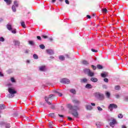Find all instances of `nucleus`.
Returning a JSON list of instances; mask_svg holds the SVG:
<instances>
[{
	"instance_id": "2",
	"label": "nucleus",
	"mask_w": 128,
	"mask_h": 128,
	"mask_svg": "<svg viewBox=\"0 0 128 128\" xmlns=\"http://www.w3.org/2000/svg\"><path fill=\"white\" fill-rule=\"evenodd\" d=\"M7 86H8V92L10 94L7 95V98H14V94L16 93V91L14 90V89L12 84H8Z\"/></svg>"
},
{
	"instance_id": "57",
	"label": "nucleus",
	"mask_w": 128,
	"mask_h": 128,
	"mask_svg": "<svg viewBox=\"0 0 128 128\" xmlns=\"http://www.w3.org/2000/svg\"><path fill=\"white\" fill-rule=\"evenodd\" d=\"M68 120H72V118L70 117V116L68 117Z\"/></svg>"
},
{
	"instance_id": "40",
	"label": "nucleus",
	"mask_w": 128,
	"mask_h": 128,
	"mask_svg": "<svg viewBox=\"0 0 128 128\" xmlns=\"http://www.w3.org/2000/svg\"><path fill=\"white\" fill-rule=\"evenodd\" d=\"M91 68H92V70H96V66L94 65H92Z\"/></svg>"
},
{
	"instance_id": "14",
	"label": "nucleus",
	"mask_w": 128,
	"mask_h": 128,
	"mask_svg": "<svg viewBox=\"0 0 128 128\" xmlns=\"http://www.w3.org/2000/svg\"><path fill=\"white\" fill-rule=\"evenodd\" d=\"M86 88H92V84H88L86 85L85 86Z\"/></svg>"
},
{
	"instance_id": "37",
	"label": "nucleus",
	"mask_w": 128,
	"mask_h": 128,
	"mask_svg": "<svg viewBox=\"0 0 128 128\" xmlns=\"http://www.w3.org/2000/svg\"><path fill=\"white\" fill-rule=\"evenodd\" d=\"M49 116H50L51 118H54V113H50L48 114Z\"/></svg>"
},
{
	"instance_id": "3",
	"label": "nucleus",
	"mask_w": 128,
	"mask_h": 128,
	"mask_svg": "<svg viewBox=\"0 0 128 128\" xmlns=\"http://www.w3.org/2000/svg\"><path fill=\"white\" fill-rule=\"evenodd\" d=\"M54 95L51 94L48 97L46 96L45 97V101L47 102L48 104L50 105L52 104V102L50 101L52 100V96H54Z\"/></svg>"
},
{
	"instance_id": "50",
	"label": "nucleus",
	"mask_w": 128,
	"mask_h": 128,
	"mask_svg": "<svg viewBox=\"0 0 128 128\" xmlns=\"http://www.w3.org/2000/svg\"><path fill=\"white\" fill-rule=\"evenodd\" d=\"M124 100H126V102H128V96H125L124 98Z\"/></svg>"
},
{
	"instance_id": "29",
	"label": "nucleus",
	"mask_w": 128,
	"mask_h": 128,
	"mask_svg": "<svg viewBox=\"0 0 128 128\" xmlns=\"http://www.w3.org/2000/svg\"><path fill=\"white\" fill-rule=\"evenodd\" d=\"M114 89L116 90H120V86H116L114 87Z\"/></svg>"
},
{
	"instance_id": "54",
	"label": "nucleus",
	"mask_w": 128,
	"mask_h": 128,
	"mask_svg": "<svg viewBox=\"0 0 128 128\" xmlns=\"http://www.w3.org/2000/svg\"><path fill=\"white\" fill-rule=\"evenodd\" d=\"M58 116H59L60 118H64V115H60V114H58Z\"/></svg>"
},
{
	"instance_id": "12",
	"label": "nucleus",
	"mask_w": 128,
	"mask_h": 128,
	"mask_svg": "<svg viewBox=\"0 0 128 128\" xmlns=\"http://www.w3.org/2000/svg\"><path fill=\"white\" fill-rule=\"evenodd\" d=\"M73 104H80V102L78 100H72Z\"/></svg>"
},
{
	"instance_id": "56",
	"label": "nucleus",
	"mask_w": 128,
	"mask_h": 128,
	"mask_svg": "<svg viewBox=\"0 0 128 128\" xmlns=\"http://www.w3.org/2000/svg\"><path fill=\"white\" fill-rule=\"evenodd\" d=\"M91 106H96V104H94V103H91Z\"/></svg>"
},
{
	"instance_id": "59",
	"label": "nucleus",
	"mask_w": 128,
	"mask_h": 128,
	"mask_svg": "<svg viewBox=\"0 0 128 128\" xmlns=\"http://www.w3.org/2000/svg\"><path fill=\"white\" fill-rule=\"evenodd\" d=\"M4 122H0V124H1L2 126V124H4Z\"/></svg>"
},
{
	"instance_id": "13",
	"label": "nucleus",
	"mask_w": 128,
	"mask_h": 128,
	"mask_svg": "<svg viewBox=\"0 0 128 128\" xmlns=\"http://www.w3.org/2000/svg\"><path fill=\"white\" fill-rule=\"evenodd\" d=\"M90 70L88 68H84V72L86 74H89L90 72Z\"/></svg>"
},
{
	"instance_id": "32",
	"label": "nucleus",
	"mask_w": 128,
	"mask_h": 128,
	"mask_svg": "<svg viewBox=\"0 0 128 128\" xmlns=\"http://www.w3.org/2000/svg\"><path fill=\"white\" fill-rule=\"evenodd\" d=\"M39 46L42 50H44V48H46V46L44 44H40Z\"/></svg>"
},
{
	"instance_id": "53",
	"label": "nucleus",
	"mask_w": 128,
	"mask_h": 128,
	"mask_svg": "<svg viewBox=\"0 0 128 128\" xmlns=\"http://www.w3.org/2000/svg\"><path fill=\"white\" fill-rule=\"evenodd\" d=\"M42 38H48V36H44V35H42Z\"/></svg>"
},
{
	"instance_id": "4",
	"label": "nucleus",
	"mask_w": 128,
	"mask_h": 128,
	"mask_svg": "<svg viewBox=\"0 0 128 128\" xmlns=\"http://www.w3.org/2000/svg\"><path fill=\"white\" fill-rule=\"evenodd\" d=\"M114 108H118V105L114 104H110L108 106V110H110V112H112V110H114Z\"/></svg>"
},
{
	"instance_id": "55",
	"label": "nucleus",
	"mask_w": 128,
	"mask_h": 128,
	"mask_svg": "<svg viewBox=\"0 0 128 128\" xmlns=\"http://www.w3.org/2000/svg\"><path fill=\"white\" fill-rule=\"evenodd\" d=\"M37 38H38V40H42V38H40V36H38Z\"/></svg>"
},
{
	"instance_id": "23",
	"label": "nucleus",
	"mask_w": 128,
	"mask_h": 128,
	"mask_svg": "<svg viewBox=\"0 0 128 128\" xmlns=\"http://www.w3.org/2000/svg\"><path fill=\"white\" fill-rule=\"evenodd\" d=\"M16 8L17 7H16L14 5L12 6V9L14 12H16Z\"/></svg>"
},
{
	"instance_id": "45",
	"label": "nucleus",
	"mask_w": 128,
	"mask_h": 128,
	"mask_svg": "<svg viewBox=\"0 0 128 128\" xmlns=\"http://www.w3.org/2000/svg\"><path fill=\"white\" fill-rule=\"evenodd\" d=\"M0 42H4V37H0Z\"/></svg>"
},
{
	"instance_id": "1",
	"label": "nucleus",
	"mask_w": 128,
	"mask_h": 128,
	"mask_svg": "<svg viewBox=\"0 0 128 128\" xmlns=\"http://www.w3.org/2000/svg\"><path fill=\"white\" fill-rule=\"evenodd\" d=\"M66 106L68 108H69V110L71 111V114L74 116V118H78V113L76 111L80 110L78 106H72V104H68Z\"/></svg>"
},
{
	"instance_id": "49",
	"label": "nucleus",
	"mask_w": 128,
	"mask_h": 128,
	"mask_svg": "<svg viewBox=\"0 0 128 128\" xmlns=\"http://www.w3.org/2000/svg\"><path fill=\"white\" fill-rule=\"evenodd\" d=\"M92 52H98V50H96L94 49H92L91 50Z\"/></svg>"
},
{
	"instance_id": "64",
	"label": "nucleus",
	"mask_w": 128,
	"mask_h": 128,
	"mask_svg": "<svg viewBox=\"0 0 128 128\" xmlns=\"http://www.w3.org/2000/svg\"><path fill=\"white\" fill-rule=\"evenodd\" d=\"M54 58V56H50V58H52H52Z\"/></svg>"
},
{
	"instance_id": "9",
	"label": "nucleus",
	"mask_w": 128,
	"mask_h": 128,
	"mask_svg": "<svg viewBox=\"0 0 128 128\" xmlns=\"http://www.w3.org/2000/svg\"><path fill=\"white\" fill-rule=\"evenodd\" d=\"M46 52L47 54H50V56H52L54 54V50H52V49H48L46 50Z\"/></svg>"
},
{
	"instance_id": "42",
	"label": "nucleus",
	"mask_w": 128,
	"mask_h": 128,
	"mask_svg": "<svg viewBox=\"0 0 128 128\" xmlns=\"http://www.w3.org/2000/svg\"><path fill=\"white\" fill-rule=\"evenodd\" d=\"M115 98H120V96L118 94H116L115 95Z\"/></svg>"
},
{
	"instance_id": "16",
	"label": "nucleus",
	"mask_w": 128,
	"mask_h": 128,
	"mask_svg": "<svg viewBox=\"0 0 128 128\" xmlns=\"http://www.w3.org/2000/svg\"><path fill=\"white\" fill-rule=\"evenodd\" d=\"M101 76L102 78H106L108 76V73L106 72H104L101 74Z\"/></svg>"
},
{
	"instance_id": "39",
	"label": "nucleus",
	"mask_w": 128,
	"mask_h": 128,
	"mask_svg": "<svg viewBox=\"0 0 128 128\" xmlns=\"http://www.w3.org/2000/svg\"><path fill=\"white\" fill-rule=\"evenodd\" d=\"M28 44H30V46H34V42L33 41H29Z\"/></svg>"
},
{
	"instance_id": "44",
	"label": "nucleus",
	"mask_w": 128,
	"mask_h": 128,
	"mask_svg": "<svg viewBox=\"0 0 128 128\" xmlns=\"http://www.w3.org/2000/svg\"><path fill=\"white\" fill-rule=\"evenodd\" d=\"M97 108L98 110V112H102V108H100V106H98Z\"/></svg>"
},
{
	"instance_id": "34",
	"label": "nucleus",
	"mask_w": 128,
	"mask_h": 128,
	"mask_svg": "<svg viewBox=\"0 0 128 128\" xmlns=\"http://www.w3.org/2000/svg\"><path fill=\"white\" fill-rule=\"evenodd\" d=\"M118 118H124V115L122 114H118Z\"/></svg>"
},
{
	"instance_id": "7",
	"label": "nucleus",
	"mask_w": 128,
	"mask_h": 128,
	"mask_svg": "<svg viewBox=\"0 0 128 128\" xmlns=\"http://www.w3.org/2000/svg\"><path fill=\"white\" fill-rule=\"evenodd\" d=\"M118 124L115 118H112V122L110 123V126H112V128H114V124Z\"/></svg>"
},
{
	"instance_id": "15",
	"label": "nucleus",
	"mask_w": 128,
	"mask_h": 128,
	"mask_svg": "<svg viewBox=\"0 0 128 128\" xmlns=\"http://www.w3.org/2000/svg\"><path fill=\"white\" fill-rule=\"evenodd\" d=\"M54 92L58 96H62V94L58 92V90H56Z\"/></svg>"
},
{
	"instance_id": "60",
	"label": "nucleus",
	"mask_w": 128,
	"mask_h": 128,
	"mask_svg": "<svg viewBox=\"0 0 128 128\" xmlns=\"http://www.w3.org/2000/svg\"><path fill=\"white\" fill-rule=\"evenodd\" d=\"M87 18H90V15H87Z\"/></svg>"
},
{
	"instance_id": "21",
	"label": "nucleus",
	"mask_w": 128,
	"mask_h": 128,
	"mask_svg": "<svg viewBox=\"0 0 128 128\" xmlns=\"http://www.w3.org/2000/svg\"><path fill=\"white\" fill-rule=\"evenodd\" d=\"M82 64H84V66H88L90 64L88 63V62L84 60L82 62Z\"/></svg>"
},
{
	"instance_id": "47",
	"label": "nucleus",
	"mask_w": 128,
	"mask_h": 128,
	"mask_svg": "<svg viewBox=\"0 0 128 128\" xmlns=\"http://www.w3.org/2000/svg\"><path fill=\"white\" fill-rule=\"evenodd\" d=\"M104 80L105 82H108V79L107 78H104Z\"/></svg>"
},
{
	"instance_id": "63",
	"label": "nucleus",
	"mask_w": 128,
	"mask_h": 128,
	"mask_svg": "<svg viewBox=\"0 0 128 128\" xmlns=\"http://www.w3.org/2000/svg\"><path fill=\"white\" fill-rule=\"evenodd\" d=\"M26 62H27L28 64H30V62L29 60H26Z\"/></svg>"
},
{
	"instance_id": "20",
	"label": "nucleus",
	"mask_w": 128,
	"mask_h": 128,
	"mask_svg": "<svg viewBox=\"0 0 128 128\" xmlns=\"http://www.w3.org/2000/svg\"><path fill=\"white\" fill-rule=\"evenodd\" d=\"M6 28L8 30H12V25L8 24L6 25Z\"/></svg>"
},
{
	"instance_id": "58",
	"label": "nucleus",
	"mask_w": 128,
	"mask_h": 128,
	"mask_svg": "<svg viewBox=\"0 0 128 128\" xmlns=\"http://www.w3.org/2000/svg\"><path fill=\"white\" fill-rule=\"evenodd\" d=\"M0 76H4V74H2V72H0Z\"/></svg>"
},
{
	"instance_id": "27",
	"label": "nucleus",
	"mask_w": 128,
	"mask_h": 128,
	"mask_svg": "<svg viewBox=\"0 0 128 128\" xmlns=\"http://www.w3.org/2000/svg\"><path fill=\"white\" fill-rule=\"evenodd\" d=\"M14 6L16 8H18V1H14Z\"/></svg>"
},
{
	"instance_id": "26",
	"label": "nucleus",
	"mask_w": 128,
	"mask_h": 128,
	"mask_svg": "<svg viewBox=\"0 0 128 128\" xmlns=\"http://www.w3.org/2000/svg\"><path fill=\"white\" fill-rule=\"evenodd\" d=\"M6 2V4L8 5H10L12 4V0H4Z\"/></svg>"
},
{
	"instance_id": "18",
	"label": "nucleus",
	"mask_w": 128,
	"mask_h": 128,
	"mask_svg": "<svg viewBox=\"0 0 128 128\" xmlns=\"http://www.w3.org/2000/svg\"><path fill=\"white\" fill-rule=\"evenodd\" d=\"M96 126L97 128H100L102 126V122H96Z\"/></svg>"
},
{
	"instance_id": "38",
	"label": "nucleus",
	"mask_w": 128,
	"mask_h": 128,
	"mask_svg": "<svg viewBox=\"0 0 128 128\" xmlns=\"http://www.w3.org/2000/svg\"><path fill=\"white\" fill-rule=\"evenodd\" d=\"M102 11L103 12H104V14H106V12H108V10L106 8L102 9Z\"/></svg>"
},
{
	"instance_id": "62",
	"label": "nucleus",
	"mask_w": 128,
	"mask_h": 128,
	"mask_svg": "<svg viewBox=\"0 0 128 128\" xmlns=\"http://www.w3.org/2000/svg\"><path fill=\"white\" fill-rule=\"evenodd\" d=\"M122 128H126V126H124V125H122Z\"/></svg>"
},
{
	"instance_id": "52",
	"label": "nucleus",
	"mask_w": 128,
	"mask_h": 128,
	"mask_svg": "<svg viewBox=\"0 0 128 128\" xmlns=\"http://www.w3.org/2000/svg\"><path fill=\"white\" fill-rule=\"evenodd\" d=\"M65 2H66V4H70V2L68 1V0H65Z\"/></svg>"
},
{
	"instance_id": "22",
	"label": "nucleus",
	"mask_w": 128,
	"mask_h": 128,
	"mask_svg": "<svg viewBox=\"0 0 128 128\" xmlns=\"http://www.w3.org/2000/svg\"><path fill=\"white\" fill-rule=\"evenodd\" d=\"M86 110H92V107L90 105H86Z\"/></svg>"
},
{
	"instance_id": "25",
	"label": "nucleus",
	"mask_w": 128,
	"mask_h": 128,
	"mask_svg": "<svg viewBox=\"0 0 128 128\" xmlns=\"http://www.w3.org/2000/svg\"><path fill=\"white\" fill-rule=\"evenodd\" d=\"M70 92H71L73 94H76V90L74 89H71L70 90Z\"/></svg>"
},
{
	"instance_id": "61",
	"label": "nucleus",
	"mask_w": 128,
	"mask_h": 128,
	"mask_svg": "<svg viewBox=\"0 0 128 128\" xmlns=\"http://www.w3.org/2000/svg\"><path fill=\"white\" fill-rule=\"evenodd\" d=\"M29 52H30L29 50H26V52H26V54H28V53Z\"/></svg>"
},
{
	"instance_id": "36",
	"label": "nucleus",
	"mask_w": 128,
	"mask_h": 128,
	"mask_svg": "<svg viewBox=\"0 0 128 128\" xmlns=\"http://www.w3.org/2000/svg\"><path fill=\"white\" fill-rule=\"evenodd\" d=\"M97 68H98V70H102V66L100 64H98Z\"/></svg>"
},
{
	"instance_id": "30",
	"label": "nucleus",
	"mask_w": 128,
	"mask_h": 128,
	"mask_svg": "<svg viewBox=\"0 0 128 128\" xmlns=\"http://www.w3.org/2000/svg\"><path fill=\"white\" fill-rule=\"evenodd\" d=\"M59 60H64V56H60Z\"/></svg>"
},
{
	"instance_id": "41",
	"label": "nucleus",
	"mask_w": 128,
	"mask_h": 128,
	"mask_svg": "<svg viewBox=\"0 0 128 128\" xmlns=\"http://www.w3.org/2000/svg\"><path fill=\"white\" fill-rule=\"evenodd\" d=\"M54 123L52 122H49V126L50 128H52L54 126L52 125Z\"/></svg>"
},
{
	"instance_id": "24",
	"label": "nucleus",
	"mask_w": 128,
	"mask_h": 128,
	"mask_svg": "<svg viewBox=\"0 0 128 128\" xmlns=\"http://www.w3.org/2000/svg\"><path fill=\"white\" fill-rule=\"evenodd\" d=\"M0 110H6V106L4 104H0Z\"/></svg>"
},
{
	"instance_id": "48",
	"label": "nucleus",
	"mask_w": 128,
	"mask_h": 128,
	"mask_svg": "<svg viewBox=\"0 0 128 128\" xmlns=\"http://www.w3.org/2000/svg\"><path fill=\"white\" fill-rule=\"evenodd\" d=\"M12 34H16V30L14 29V30H12Z\"/></svg>"
},
{
	"instance_id": "31",
	"label": "nucleus",
	"mask_w": 128,
	"mask_h": 128,
	"mask_svg": "<svg viewBox=\"0 0 128 128\" xmlns=\"http://www.w3.org/2000/svg\"><path fill=\"white\" fill-rule=\"evenodd\" d=\"M21 26H22V28H26V24H24V22H21Z\"/></svg>"
},
{
	"instance_id": "10",
	"label": "nucleus",
	"mask_w": 128,
	"mask_h": 128,
	"mask_svg": "<svg viewBox=\"0 0 128 128\" xmlns=\"http://www.w3.org/2000/svg\"><path fill=\"white\" fill-rule=\"evenodd\" d=\"M88 79L86 78H84L82 79H80V82L81 84H86L88 82Z\"/></svg>"
},
{
	"instance_id": "51",
	"label": "nucleus",
	"mask_w": 128,
	"mask_h": 128,
	"mask_svg": "<svg viewBox=\"0 0 128 128\" xmlns=\"http://www.w3.org/2000/svg\"><path fill=\"white\" fill-rule=\"evenodd\" d=\"M102 88H106H106H108V86H106V85H102Z\"/></svg>"
},
{
	"instance_id": "28",
	"label": "nucleus",
	"mask_w": 128,
	"mask_h": 128,
	"mask_svg": "<svg viewBox=\"0 0 128 128\" xmlns=\"http://www.w3.org/2000/svg\"><path fill=\"white\" fill-rule=\"evenodd\" d=\"M33 58H34V60H38V56L36 54H34Z\"/></svg>"
},
{
	"instance_id": "17",
	"label": "nucleus",
	"mask_w": 128,
	"mask_h": 128,
	"mask_svg": "<svg viewBox=\"0 0 128 128\" xmlns=\"http://www.w3.org/2000/svg\"><path fill=\"white\" fill-rule=\"evenodd\" d=\"M13 42H14V46H20V44L19 41L16 40H14Z\"/></svg>"
},
{
	"instance_id": "35",
	"label": "nucleus",
	"mask_w": 128,
	"mask_h": 128,
	"mask_svg": "<svg viewBox=\"0 0 128 128\" xmlns=\"http://www.w3.org/2000/svg\"><path fill=\"white\" fill-rule=\"evenodd\" d=\"M106 94L108 98H109L110 96V92H106Z\"/></svg>"
},
{
	"instance_id": "11",
	"label": "nucleus",
	"mask_w": 128,
	"mask_h": 128,
	"mask_svg": "<svg viewBox=\"0 0 128 128\" xmlns=\"http://www.w3.org/2000/svg\"><path fill=\"white\" fill-rule=\"evenodd\" d=\"M88 76H90V78H92V76H94V72H92V70H90V72L88 74Z\"/></svg>"
},
{
	"instance_id": "43",
	"label": "nucleus",
	"mask_w": 128,
	"mask_h": 128,
	"mask_svg": "<svg viewBox=\"0 0 128 128\" xmlns=\"http://www.w3.org/2000/svg\"><path fill=\"white\" fill-rule=\"evenodd\" d=\"M10 80L12 82H16V80L14 78H11Z\"/></svg>"
},
{
	"instance_id": "33",
	"label": "nucleus",
	"mask_w": 128,
	"mask_h": 128,
	"mask_svg": "<svg viewBox=\"0 0 128 128\" xmlns=\"http://www.w3.org/2000/svg\"><path fill=\"white\" fill-rule=\"evenodd\" d=\"M50 108L52 110H54L56 108V104H51Z\"/></svg>"
},
{
	"instance_id": "6",
	"label": "nucleus",
	"mask_w": 128,
	"mask_h": 128,
	"mask_svg": "<svg viewBox=\"0 0 128 128\" xmlns=\"http://www.w3.org/2000/svg\"><path fill=\"white\" fill-rule=\"evenodd\" d=\"M60 82H62V84H68L70 82V80L66 78H64L62 79Z\"/></svg>"
},
{
	"instance_id": "5",
	"label": "nucleus",
	"mask_w": 128,
	"mask_h": 128,
	"mask_svg": "<svg viewBox=\"0 0 128 128\" xmlns=\"http://www.w3.org/2000/svg\"><path fill=\"white\" fill-rule=\"evenodd\" d=\"M96 98H99L100 100H104V94L100 92H96L94 94Z\"/></svg>"
},
{
	"instance_id": "46",
	"label": "nucleus",
	"mask_w": 128,
	"mask_h": 128,
	"mask_svg": "<svg viewBox=\"0 0 128 128\" xmlns=\"http://www.w3.org/2000/svg\"><path fill=\"white\" fill-rule=\"evenodd\" d=\"M6 128H10V124H8L6 125Z\"/></svg>"
},
{
	"instance_id": "8",
	"label": "nucleus",
	"mask_w": 128,
	"mask_h": 128,
	"mask_svg": "<svg viewBox=\"0 0 128 128\" xmlns=\"http://www.w3.org/2000/svg\"><path fill=\"white\" fill-rule=\"evenodd\" d=\"M39 70L40 72H46V66L44 65L39 66Z\"/></svg>"
},
{
	"instance_id": "19",
	"label": "nucleus",
	"mask_w": 128,
	"mask_h": 128,
	"mask_svg": "<svg viewBox=\"0 0 128 128\" xmlns=\"http://www.w3.org/2000/svg\"><path fill=\"white\" fill-rule=\"evenodd\" d=\"M90 80H91V82H96L98 80L96 78H90Z\"/></svg>"
}]
</instances>
